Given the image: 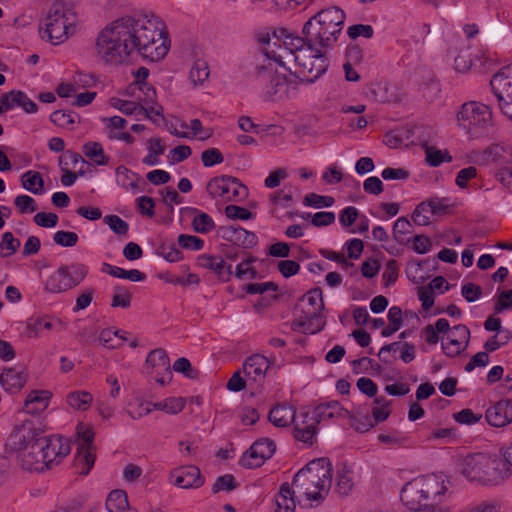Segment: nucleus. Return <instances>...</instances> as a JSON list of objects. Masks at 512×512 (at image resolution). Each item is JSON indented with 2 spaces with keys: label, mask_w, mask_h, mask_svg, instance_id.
Listing matches in <instances>:
<instances>
[{
  "label": "nucleus",
  "mask_w": 512,
  "mask_h": 512,
  "mask_svg": "<svg viewBox=\"0 0 512 512\" xmlns=\"http://www.w3.org/2000/svg\"><path fill=\"white\" fill-rule=\"evenodd\" d=\"M236 487L237 484L235 482L234 476L231 474H225L216 479L212 487V492L215 494L220 491H231L234 490Z\"/></svg>",
  "instance_id": "57"
},
{
  "label": "nucleus",
  "mask_w": 512,
  "mask_h": 512,
  "mask_svg": "<svg viewBox=\"0 0 512 512\" xmlns=\"http://www.w3.org/2000/svg\"><path fill=\"white\" fill-rule=\"evenodd\" d=\"M186 405L185 398L182 397H170L154 404L141 403L138 412L130 411L129 414L132 418L138 419L142 416L148 415L152 412V409L161 410L168 414L180 413Z\"/></svg>",
  "instance_id": "18"
},
{
  "label": "nucleus",
  "mask_w": 512,
  "mask_h": 512,
  "mask_svg": "<svg viewBox=\"0 0 512 512\" xmlns=\"http://www.w3.org/2000/svg\"><path fill=\"white\" fill-rule=\"evenodd\" d=\"M26 378L21 371L7 368L0 374V385L10 393L20 391L25 385Z\"/></svg>",
  "instance_id": "29"
},
{
  "label": "nucleus",
  "mask_w": 512,
  "mask_h": 512,
  "mask_svg": "<svg viewBox=\"0 0 512 512\" xmlns=\"http://www.w3.org/2000/svg\"><path fill=\"white\" fill-rule=\"evenodd\" d=\"M313 412L318 424L329 421L334 422L337 419H347L350 417V412L336 401L321 403L315 407Z\"/></svg>",
  "instance_id": "25"
},
{
  "label": "nucleus",
  "mask_w": 512,
  "mask_h": 512,
  "mask_svg": "<svg viewBox=\"0 0 512 512\" xmlns=\"http://www.w3.org/2000/svg\"><path fill=\"white\" fill-rule=\"evenodd\" d=\"M170 482L182 489H196L203 485L200 469L194 465L181 466L170 472Z\"/></svg>",
  "instance_id": "17"
},
{
  "label": "nucleus",
  "mask_w": 512,
  "mask_h": 512,
  "mask_svg": "<svg viewBox=\"0 0 512 512\" xmlns=\"http://www.w3.org/2000/svg\"><path fill=\"white\" fill-rule=\"evenodd\" d=\"M299 307L301 313L305 315L321 314L324 308L322 291L320 288H315L307 292L300 299Z\"/></svg>",
  "instance_id": "27"
},
{
  "label": "nucleus",
  "mask_w": 512,
  "mask_h": 512,
  "mask_svg": "<svg viewBox=\"0 0 512 512\" xmlns=\"http://www.w3.org/2000/svg\"><path fill=\"white\" fill-rule=\"evenodd\" d=\"M426 501H430L431 507H437L445 503L447 498V476L445 473H433L421 476Z\"/></svg>",
  "instance_id": "15"
},
{
  "label": "nucleus",
  "mask_w": 512,
  "mask_h": 512,
  "mask_svg": "<svg viewBox=\"0 0 512 512\" xmlns=\"http://www.w3.org/2000/svg\"><path fill=\"white\" fill-rule=\"evenodd\" d=\"M511 339V330H501L486 340L484 348L488 352H493L506 345Z\"/></svg>",
  "instance_id": "42"
},
{
  "label": "nucleus",
  "mask_w": 512,
  "mask_h": 512,
  "mask_svg": "<svg viewBox=\"0 0 512 512\" xmlns=\"http://www.w3.org/2000/svg\"><path fill=\"white\" fill-rule=\"evenodd\" d=\"M375 406L372 409V415L376 422H382L386 420L390 414L388 409V401L384 397L375 398Z\"/></svg>",
  "instance_id": "62"
},
{
  "label": "nucleus",
  "mask_w": 512,
  "mask_h": 512,
  "mask_svg": "<svg viewBox=\"0 0 512 512\" xmlns=\"http://www.w3.org/2000/svg\"><path fill=\"white\" fill-rule=\"evenodd\" d=\"M453 418L462 425H474L478 423L481 418V413H475L471 409H463L453 414Z\"/></svg>",
  "instance_id": "54"
},
{
  "label": "nucleus",
  "mask_w": 512,
  "mask_h": 512,
  "mask_svg": "<svg viewBox=\"0 0 512 512\" xmlns=\"http://www.w3.org/2000/svg\"><path fill=\"white\" fill-rule=\"evenodd\" d=\"M283 45L286 53V57H291L294 60L296 53H300V50H303L307 47V39L294 36L292 34H288L284 37Z\"/></svg>",
  "instance_id": "41"
},
{
  "label": "nucleus",
  "mask_w": 512,
  "mask_h": 512,
  "mask_svg": "<svg viewBox=\"0 0 512 512\" xmlns=\"http://www.w3.org/2000/svg\"><path fill=\"white\" fill-rule=\"evenodd\" d=\"M16 106L22 107L27 113L37 112V105L22 91H11L2 96L0 100V113Z\"/></svg>",
  "instance_id": "22"
},
{
  "label": "nucleus",
  "mask_w": 512,
  "mask_h": 512,
  "mask_svg": "<svg viewBox=\"0 0 512 512\" xmlns=\"http://www.w3.org/2000/svg\"><path fill=\"white\" fill-rule=\"evenodd\" d=\"M275 512H294L296 509L295 491L289 483H283L274 496Z\"/></svg>",
  "instance_id": "28"
},
{
  "label": "nucleus",
  "mask_w": 512,
  "mask_h": 512,
  "mask_svg": "<svg viewBox=\"0 0 512 512\" xmlns=\"http://www.w3.org/2000/svg\"><path fill=\"white\" fill-rule=\"evenodd\" d=\"M40 439H43V436L40 435L34 424L31 421H24L15 427L6 443V447L19 453Z\"/></svg>",
  "instance_id": "14"
},
{
  "label": "nucleus",
  "mask_w": 512,
  "mask_h": 512,
  "mask_svg": "<svg viewBox=\"0 0 512 512\" xmlns=\"http://www.w3.org/2000/svg\"><path fill=\"white\" fill-rule=\"evenodd\" d=\"M14 204L21 214L33 213L37 210L35 200L28 195H19L15 198Z\"/></svg>",
  "instance_id": "60"
},
{
  "label": "nucleus",
  "mask_w": 512,
  "mask_h": 512,
  "mask_svg": "<svg viewBox=\"0 0 512 512\" xmlns=\"http://www.w3.org/2000/svg\"><path fill=\"white\" fill-rule=\"evenodd\" d=\"M345 13L338 7H329L319 11L303 26V35L307 41L320 48H332L343 29Z\"/></svg>",
  "instance_id": "3"
},
{
  "label": "nucleus",
  "mask_w": 512,
  "mask_h": 512,
  "mask_svg": "<svg viewBox=\"0 0 512 512\" xmlns=\"http://www.w3.org/2000/svg\"><path fill=\"white\" fill-rule=\"evenodd\" d=\"M207 192L212 198L223 201H240L248 195V189L240 181L231 176H218L207 183Z\"/></svg>",
  "instance_id": "12"
},
{
  "label": "nucleus",
  "mask_w": 512,
  "mask_h": 512,
  "mask_svg": "<svg viewBox=\"0 0 512 512\" xmlns=\"http://www.w3.org/2000/svg\"><path fill=\"white\" fill-rule=\"evenodd\" d=\"M457 466L467 478L482 483H496L510 476V469L497 468L495 460L483 453L466 456Z\"/></svg>",
  "instance_id": "5"
},
{
  "label": "nucleus",
  "mask_w": 512,
  "mask_h": 512,
  "mask_svg": "<svg viewBox=\"0 0 512 512\" xmlns=\"http://www.w3.org/2000/svg\"><path fill=\"white\" fill-rule=\"evenodd\" d=\"M111 105L126 115H136L143 111L147 112L139 103L135 101L123 100L120 98H112Z\"/></svg>",
  "instance_id": "45"
},
{
  "label": "nucleus",
  "mask_w": 512,
  "mask_h": 512,
  "mask_svg": "<svg viewBox=\"0 0 512 512\" xmlns=\"http://www.w3.org/2000/svg\"><path fill=\"white\" fill-rule=\"evenodd\" d=\"M325 326V320L321 314L315 315H299L292 324L295 331L305 334H315L320 332Z\"/></svg>",
  "instance_id": "26"
},
{
  "label": "nucleus",
  "mask_w": 512,
  "mask_h": 512,
  "mask_svg": "<svg viewBox=\"0 0 512 512\" xmlns=\"http://www.w3.org/2000/svg\"><path fill=\"white\" fill-rule=\"evenodd\" d=\"M54 242L62 247H73L78 241V235L70 231H57L53 235Z\"/></svg>",
  "instance_id": "56"
},
{
  "label": "nucleus",
  "mask_w": 512,
  "mask_h": 512,
  "mask_svg": "<svg viewBox=\"0 0 512 512\" xmlns=\"http://www.w3.org/2000/svg\"><path fill=\"white\" fill-rule=\"evenodd\" d=\"M354 486L352 472L343 468L338 471L337 481H336V489L341 495H348Z\"/></svg>",
  "instance_id": "47"
},
{
  "label": "nucleus",
  "mask_w": 512,
  "mask_h": 512,
  "mask_svg": "<svg viewBox=\"0 0 512 512\" xmlns=\"http://www.w3.org/2000/svg\"><path fill=\"white\" fill-rule=\"evenodd\" d=\"M50 120L61 128L73 131L79 116L73 111L57 110L51 114Z\"/></svg>",
  "instance_id": "34"
},
{
  "label": "nucleus",
  "mask_w": 512,
  "mask_h": 512,
  "mask_svg": "<svg viewBox=\"0 0 512 512\" xmlns=\"http://www.w3.org/2000/svg\"><path fill=\"white\" fill-rule=\"evenodd\" d=\"M269 420L277 427H287L295 420V410L287 404L277 405L271 409Z\"/></svg>",
  "instance_id": "33"
},
{
  "label": "nucleus",
  "mask_w": 512,
  "mask_h": 512,
  "mask_svg": "<svg viewBox=\"0 0 512 512\" xmlns=\"http://www.w3.org/2000/svg\"><path fill=\"white\" fill-rule=\"evenodd\" d=\"M178 244L182 248L198 251L203 248L204 241L197 236L181 234L178 237Z\"/></svg>",
  "instance_id": "61"
},
{
  "label": "nucleus",
  "mask_w": 512,
  "mask_h": 512,
  "mask_svg": "<svg viewBox=\"0 0 512 512\" xmlns=\"http://www.w3.org/2000/svg\"><path fill=\"white\" fill-rule=\"evenodd\" d=\"M208 64L204 60H196L189 72V79L194 86L202 85L209 77Z\"/></svg>",
  "instance_id": "40"
},
{
  "label": "nucleus",
  "mask_w": 512,
  "mask_h": 512,
  "mask_svg": "<svg viewBox=\"0 0 512 512\" xmlns=\"http://www.w3.org/2000/svg\"><path fill=\"white\" fill-rule=\"evenodd\" d=\"M148 76L149 69H147L146 67H140L134 73L135 80L133 82V86L138 87L139 90L143 91L146 95V100L152 102L155 97V90L152 86L145 82Z\"/></svg>",
  "instance_id": "39"
},
{
  "label": "nucleus",
  "mask_w": 512,
  "mask_h": 512,
  "mask_svg": "<svg viewBox=\"0 0 512 512\" xmlns=\"http://www.w3.org/2000/svg\"><path fill=\"white\" fill-rule=\"evenodd\" d=\"M255 77L262 86L264 100L278 101L288 97L289 80L277 71L276 64L270 59L256 67Z\"/></svg>",
  "instance_id": "7"
},
{
  "label": "nucleus",
  "mask_w": 512,
  "mask_h": 512,
  "mask_svg": "<svg viewBox=\"0 0 512 512\" xmlns=\"http://www.w3.org/2000/svg\"><path fill=\"white\" fill-rule=\"evenodd\" d=\"M192 211L196 213L192 220V227L194 231L201 234H207L215 229V222L209 214L200 212L195 208H193Z\"/></svg>",
  "instance_id": "37"
},
{
  "label": "nucleus",
  "mask_w": 512,
  "mask_h": 512,
  "mask_svg": "<svg viewBox=\"0 0 512 512\" xmlns=\"http://www.w3.org/2000/svg\"><path fill=\"white\" fill-rule=\"evenodd\" d=\"M401 501L409 509H419L426 501L421 477L415 478L404 485L401 490Z\"/></svg>",
  "instance_id": "20"
},
{
  "label": "nucleus",
  "mask_w": 512,
  "mask_h": 512,
  "mask_svg": "<svg viewBox=\"0 0 512 512\" xmlns=\"http://www.w3.org/2000/svg\"><path fill=\"white\" fill-rule=\"evenodd\" d=\"M52 327V322L44 318H37L35 320H31L27 325L30 337H39L44 329L50 330L52 329Z\"/></svg>",
  "instance_id": "59"
},
{
  "label": "nucleus",
  "mask_w": 512,
  "mask_h": 512,
  "mask_svg": "<svg viewBox=\"0 0 512 512\" xmlns=\"http://www.w3.org/2000/svg\"><path fill=\"white\" fill-rule=\"evenodd\" d=\"M93 401V396L87 391H74L67 395V403L75 410L86 411Z\"/></svg>",
  "instance_id": "36"
},
{
  "label": "nucleus",
  "mask_w": 512,
  "mask_h": 512,
  "mask_svg": "<svg viewBox=\"0 0 512 512\" xmlns=\"http://www.w3.org/2000/svg\"><path fill=\"white\" fill-rule=\"evenodd\" d=\"M119 330L113 331L111 329H104L99 334V342L108 349H116L120 347V343L117 340Z\"/></svg>",
  "instance_id": "55"
},
{
  "label": "nucleus",
  "mask_w": 512,
  "mask_h": 512,
  "mask_svg": "<svg viewBox=\"0 0 512 512\" xmlns=\"http://www.w3.org/2000/svg\"><path fill=\"white\" fill-rule=\"evenodd\" d=\"M487 423L496 428H502L512 423V401L499 400L491 404L485 411Z\"/></svg>",
  "instance_id": "19"
},
{
  "label": "nucleus",
  "mask_w": 512,
  "mask_h": 512,
  "mask_svg": "<svg viewBox=\"0 0 512 512\" xmlns=\"http://www.w3.org/2000/svg\"><path fill=\"white\" fill-rule=\"evenodd\" d=\"M331 463L326 458L310 461L299 470L292 481L293 488L309 501H321L332 484Z\"/></svg>",
  "instance_id": "2"
},
{
  "label": "nucleus",
  "mask_w": 512,
  "mask_h": 512,
  "mask_svg": "<svg viewBox=\"0 0 512 512\" xmlns=\"http://www.w3.org/2000/svg\"><path fill=\"white\" fill-rule=\"evenodd\" d=\"M201 160L205 167H212L223 162L224 157L219 149L209 148L202 152Z\"/></svg>",
  "instance_id": "58"
},
{
  "label": "nucleus",
  "mask_w": 512,
  "mask_h": 512,
  "mask_svg": "<svg viewBox=\"0 0 512 512\" xmlns=\"http://www.w3.org/2000/svg\"><path fill=\"white\" fill-rule=\"evenodd\" d=\"M169 49L166 24L153 12H137L113 20L100 30L94 44L95 57L111 66L124 63L133 53L157 62Z\"/></svg>",
  "instance_id": "1"
},
{
  "label": "nucleus",
  "mask_w": 512,
  "mask_h": 512,
  "mask_svg": "<svg viewBox=\"0 0 512 512\" xmlns=\"http://www.w3.org/2000/svg\"><path fill=\"white\" fill-rule=\"evenodd\" d=\"M76 22L77 15L72 9L55 3L40 22L41 38L54 45L62 43L74 34Z\"/></svg>",
  "instance_id": "4"
},
{
  "label": "nucleus",
  "mask_w": 512,
  "mask_h": 512,
  "mask_svg": "<svg viewBox=\"0 0 512 512\" xmlns=\"http://www.w3.org/2000/svg\"><path fill=\"white\" fill-rule=\"evenodd\" d=\"M470 331L464 325H456L450 329V355L460 354L467 348Z\"/></svg>",
  "instance_id": "31"
},
{
  "label": "nucleus",
  "mask_w": 512,
  "mask_h": 512,
  "mask_svg": "<svg viewBox=\"0 0 512 512\" xmlns=\"http://www.w3.org/2000/svg\"><path fill=\"white\" fill-rule=\"evenodd\" d=\"M131 304V293L124 287L116 286L112 297V307L128 308Z\"/></svg>",
  "instance_id": "50"
},
{
  "label": "nucleus",
  "mask_w": 512,
  "mask_h": 512,
  "mask_svg": "<svg viewBox=\"0 0 512 512\" xmlns=\"http://www.w3.org/2000/svg\"><path fill=\"white\" fill-rule=\"evenodd\" d=\"M38 442L28 446L27 449L18 453V461L21 467L27 471L40 472L46 468L45 455L43 456V450L39 452L36 449Z\"/></svg>",
  "instance_id": "23"
},
{
  "label": "nucleus",
  "mask_w": 512,
  "mask_h": 512,
  "mask_svg": "<svg viewBox=\"0 0 512 512\" xmlns=\"http://www.w3.org/2000/svg\"><path fill=\"white\" fill-rule=\"evenodd\" d=\"M146 363L152 367H158L165 371H168L170 368L169 357L163 349H155L151 351L146 358Z\"/></svg>",
  "instance_id": "46"
},
{
  "label": "nucleus",
  "mask_w": 512,
  "mask_h": 512,
  "mask_svg": "<svg viewBox=\"0 0 512 512\" xmlns=\"http://www.w3.org/2000/svg\"><path fill=\"white\" fill-rule=\"evenodd\" d=\"M104 222L109 228L118 235H127L129 224L117 215H107L104 217Z\"/></svg>",
  "instance_id": "52"
},
{
  "label": "nucleus",
  "mask_w": 512,
  "mask_h": 512,
  "mask_svg": "<svg viewBox=\"0 0 512 512\" xmlns=\"http://www.w3.org/2000/svg\"><path fill=\"white\" fill-rule=\"evenodd\" d=\"M83 152L86 157L93 160L97 165H106L108 157L105 156L101 144L98 142H88L83 146Z\"/></svg>",
  "instance_id": "43"
},
{
  "label": "nucleus",
  "mask_w": 512,
  "mask_h": 512,
  "mask_svg": "<svg viewBox=\"0 0 512 512\" xmlns=\"http://www.w3.org/2000/svg\"><path fill=\"white\" fill-rule=\"evenodd\" d=\"M411 226L412 225L408 219L404 217L398 218L393 226L394 239L400 244H404L408 241L405 236L410 233Z\"/></svg>",
  "instance_id": "48"
},
{
  "label": "nucleus",
  "mask_w": 512,
  "mask_h": 512,
  "mask_svg": "<svg viewBox=\"0 0 512 512\" xmlns=\"http://www.w3.org/2000/svg\"><path fill=\"white\" fill-rule=\"evenodd\" d=\"M87 272V267L83 264L62 265L47 278L44 288L50 293L65 292L80 284Z\"/></svg>",
  "instance_id": "9"
},
{
  "label": "nucleus",
  "mask_w": 512,
  "mask_h": 512,
  "mask_svg": "<svg viewBox=\"0 0 512 512\" xmlns=\"http://www.w3.org/2000/svg\"><path fill=\"white\" fill-rule=\"evenodd\" d=\"M201 268L212 270L221 281H228L233 274L231 264H227L221 257L203 254L197 258Z\"/></svg>",
  "instance_id": "24"
},
{
  "label": "nucleus",
  "mask_w": 512,
  "mask_h": 512,
  "mask_svg": "<svg viewBox=\"0 0 512 512\" xmlns=\"http://www.w3.org/2000/svg\"><path fill=\"white\" fill-rule=\"evenodd\" d=\"M22 186L33 194H41L43 192L44 182L41 174L36 171H27L21 177Z\"/></svg>",
  "instance_id": "35"
},
{
  "label": "nucleus",
  "mask_w": 512,
  "mask_h": 512,
  "mask_svg": "<svg viewBox=\"0 0 512 512\" xmlns=\"http://www.w3.org/2000/svg\"><path fill=\"white\" fill-rule=\"evenodd\" d=\"M36 449L41 452L43 450V456L45 455L46 468H50L52 464L59 463L64 457L70 453L69 443L62 437H43L38 441Z\"/></svg>",
  "instance_id": "16"
},
{
  "label": "nucleus",
  "mask_w": 512,
  "mask_h": 512,
  "mask_svg": "<svg viewBox=\"0 0 512 512\" xmlns=\"http://www.w3.org/2000/svg\"><path fill=\"white\" fill-rule=\"evenodd\" d=\"M94 432L89 425L80 423L76 431L77 452L74 457V466L77 473L87 475L95 462V447L93 444Z\"/></svg>",
  "instance_id": "10"
},
{
  "label": "nucleus",
  "mask_w": 512,
  "mask_h": 512,
  "mask_svg": "<svg viewBox=\"0 0 512 512\" xmlns=\"http://www.w3.org/2000/svg\"><path fill=\"white\" fill-rule=\"evenodd\" d=\"M294 428H307L316 427L318 422L314 412H301L299 415L295 414V420H293Z\"/></svg>",
  "instance_id": "64"
},
{
  "label": "nucleus",
  "mask_w": 512,
  "mask_h": 512,
  "mask_svg": "<svg viewBox=\"0 0 512 512\" xmlns=\"http://www.w3.org/2000/svg\"><path fill=\"white\" fill-rule=\"evenodd\" d=\"M490 85L504 116L512 120V63L493 75Z\"/></svg>",
  "instance_id": "11"
},
{
  "label": "nucleus",
  "mask_w": 512,
  "mask_h": 512,
  "mask_svg": "<svg viewBox=\"0 0 512 512\" xmlns=\"http://www.w3.org/2000/svg\"><path fill=\"white\" fill-rule=\"evenodd\" d=\"M51 394L48 391H32L26 397L24 410L28 414H38L44 411L48 405Z\"/></svg>",
  "instance_id": "30"
},
{
  "label": "nucleus",
  "mask_w": 512,
  "mask_h": 512,
  "mask_svg": "<svg viewBox=\"0 0 512 512\" xmlns=\"http://www.w3.org/2000/svg\"><path fill=\"white\" fill-rule=\"evenodd\" d=\"M270 367V361L263 355L255 354L243 363V372L249 380L261 383Z\"/></svg>",
  "instance_id": "21"
},
{
  "label": "nucleus",
  "mask_w": 512,
  "mask_h": 512,
  "mask_svg": "<svg viewBox=\"0 0 512 512\" xmlns=\"http://www.w3.org/2000/svg\"><path fill=\"white\" fill-rule=\"evenodd\" d=\"M254 260L252 257L241 258V262L236 266L235 276L238 279L255 278L257 271L251 266Z\"/></svg>",
  "instance_id": "49"
},
{
  "label": "nucleus",
  "mask_w": 512,
  "mask_h": 512,
  "mask_svg": "<svg viewBox=\"0 0 512 512\" xmlns=\"http://www.w3.org/2000/svg\"><path fill=\"white\" fill-rule=\"evenodd\" d=\"M326 50L307 41V47L300 50V53H296L293 61L300 69L299 73L303 76L302 82L313 83L326 72L328 67Z\"/></svg>",
  "instance_id": "8"
},
{
  "label": "nucleus",
  "mask_w": 512,
  "mask_h": 512,
  "mask_svg": "<svg viewBox=\"0 0 512 512\" xmlns=\"http://www.w3.org/2000/svg\"><path fill=\"white\" fill-rule=\"evenodd\" d=\"M334 204V198L330 196H322L316 193H309L304 198V205L316 208L330 207Z\"/></svg>",
  "instance_id": "53"
},
{
  "label": "nucleus",
  "mask_w": 512,
  "mask_h": 512,
  "mask_svg": "<svg viewBox=\"0 0 512 512\" xmlns=\"http://www.w3.org/2000/svg\"><path fill=\"white\" fill-rule=\"evenodd\" d=\"M275 450L276 445L272 440L268 438L259 439L242 455L239 463L244 468H258L273 456Z\"/></svg>",
  "instance_id": "13"
},
{
  "label": "nucleus",
  "mask_w": 512,
  "mask_h": 512,
  "mask_svg": "<svg viewBox=\"0 0 512 512\" xmlns=\"http://www.w3.org/2000/svg\"><path fill=\"white\" fill-rule=\"evenodd\" d=\"M225 235L227 239L243 248H252L257 243V236L253 232H249L240 226H230L226 228Z\"/></svg>",
  "instance_id": "32"
},
{
  "label": "nucleus",
  "mask_w": 512,
  "mask_h": 512,
  "mask_svg": "<svg viewBox=\"0 0 512 512\" xmlns=\"http://www.w3.org/2000/svg\"><path fill=\"white\" fill-rule=\"evenodd\" d=\"M431 209L429 212L433 217H442L448 213V203L445 198H432L426 202Z\"/></svg>",
  "instance_id": "63"
},
{
  "label": "nucleus",
  "mask_w": 512,
  "mask_h": 512,
  "mask_svg": "<svg viewBox=\"0 0 512 512\" xmlns=\"http://www.w3.org/2000/svg\"><path fill=\"white\" fill-rule=\"evenodd\" d=\"M165 151V145L160 138H151L148 141V154L144 157L143 163L148 166H155L159 163V156Z\"/></svg>",
  "instance_id": "38"
},
{
  "label": "nucleus",
  "mask_w": 512,
  "mask_h": 512,
  "mask_svg": "<svg viewBox=\"0 0 512 512\" xmlns=\"http://www.w3.org/2000/svg\"><path fill=\"white\" fill-rule=\"evenodd\" d=\"M20 244V240L15 238L11 232L3 233L0 241V257L13 255L19 249Z\"/></svg>",
  "instance_id": "44"
},
{
  "label": "nucleus",
  "mask_w": 512,
  "mask_h": 512,
  "mask_svg": "<svg viewBox=\"0 0 512 512\" xmlns=\"http://www.w3.org/2000/svg\"><path fill=\"white\" fill-rule=\"evenodd\" d=\"M431 209L426 202L420 203L414 210L412 214V220L416 225L426 226L430 223V218L433 215L430 214Z\"/></svg>",
  "instance_id": "51"
},
{
  "label": "nucleus",
  "mask_w": 512,
  "mask_h": 512,
  "mask_svg": "<svg viewBox=\"0 0 512 512\" xmlns=\"http://www.w3.org/2000/svg\"><path fill=\"white\" fill-rule=\"evenodd\" d=\"M492 121L490 108L479 102L464 103L456 114L457 125L462 128L470 139H481L487 135Z\"/></svg>",
  "instance_id": "6"
}]
</instances>
